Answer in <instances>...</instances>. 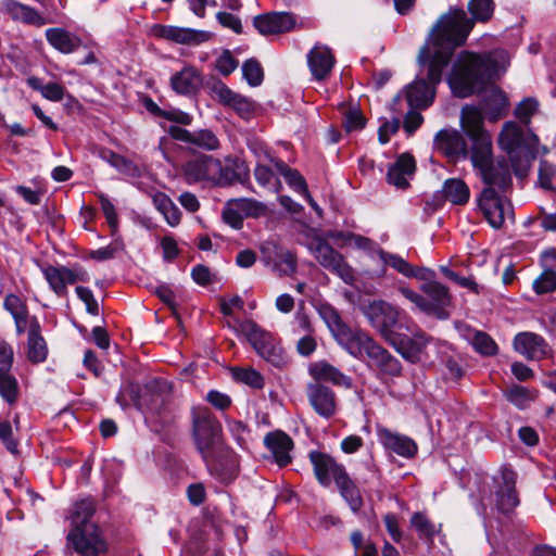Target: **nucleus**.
<instances>
[{"label":"nucleus","instance_id":"4d7b16f0","mask_svg":"<svg viewBox=\"0 0 556 556\" xmlns=\"http://www.w3.org/2000/svg\"><path fill=\"white\" fill-rule=\"evenodd\" d=\"M343 125L348 132L361 130L365 126V117L358 110H349L344 115Z\"/></svg>","mask_w":556,"mask_h":556},{"label":"nucleus","instance_id":"864d4df0","mask_svg":"<svg viewBox=\"0 0 556 556\" xmlns=\"http://www.w3.org/2000/svg\"><path fill=\"white\" fill-rule=\"evenodd\" d=\"M274 269L280 276H289L296 270V257L290 251H282L274 263Z\"/></svg>","mask_w":556,"mask_h":556},{"label":"nucleus","instance_id":"7c9ffc66","mask_svg":"<svg viewBox=\"0 0 556 556\" xmlns=\"http://www.w3.org/2000/svg\"><path fill=\"white\" fill-rule=\"evenodd\" d=\"M309 375L315 379V382L326 381L345 389L352 388V379L325 361L312 364Z\"/></svg>","mask_w":556,"mask_h":556},{"label":"nucleus","instance_id":"6ab92c4d","mask_svg":"<svg viewBox=\"0 0 556 556\" xmlns=\"http://www.w3.org/2000/svg\"><path fill=\"white\" fill-rule=\"evenodd\" d=\"M539 111V102L534 98H523V161L530 162L542 153L546 154L548 149L540 146L539 137L529 129L530 118Z\"/></svg>","mask_w":556,"mask_h":556},{"label":"nucleus","instance_id":"338daca9","mask_svg":"<svg viewBox=\"0 0 556 556\" xmlns=\"http://www.w3.org/2000/svg\"><path fill=\"white\" fill-rule=\"evenodd\" d=\"M216 18L224 27L230 28L238 34L241 33V21L233 14L227 12H218L216 14Z\"/></svg>","mask_w":556,"mask_h":556},{"label":"nucleus","instance_id":"72a5a7b5","mask_svg":"<svg viewBox=\"0 0 556 556\" xmlns=\"http://www.w3.org/2000/svg\"><path fill=\"white\" fill-rule=\"evenodd\" d=\"M379 252V256L376 261L378 264V268L375 269L370 277L372 278H382L386 276L387 267L390 266L397 273L402 274L405 277L412 275V266L408 262H406L402 256L397 254H393L384 251L383 249Z\"/></svg>","mask_w":556,"mask_h":556},{"label":"nucleus","instance_id":"f3484780","mask_svg":"<svg viewBox=\"0 0 556 556\" xmlns=\"http://www.w3.org/2000/svg\"><path fill=\"white\" fill-rule=\"evenodd\" d=\"M219 169L220 160L203 154L186 162L182 166V175L188 184L208 181L215 185Z\"/></svg>","mask_w":556,"mask_h":556},{"label":"nucleus","instance_id":"f257e3e1","mask_svg":"<svg viewBox=\"0 0 556 556\" xmlns=\"http://www.w3.org/2000/svg\"><path fill=\"white\" fill-rule=\"evenodd\" d=\"M508 63L504 50L485 53L462 51L453 63L448 85L454 96L467 98L480 93L491 86L483 99V109L490 121L495 122L508 110V99L494 81L505 71Z\"/></svg>","mask_w":556,"mask_h":556},{"label":"nucleus","instance_id":"58836bf2","mask_svg":"<svg viewBox=\"0 0 556 556\" xmlns=\"http://www.w3.org/2000/svg\"><path fill=\"white\" fill-rule=\"evenodd\" d=\"M2 11L9 14L13 20L23 21L27 24H36L41 20L35 9L15 0L2 1Z\"/></svg>","mask_w":556,"mask_h":556},{"label":"nucleus","instance_id":"79ce46f5","mask_svg":"<svg viewBox=\"0 0 556 556\" xmlns=\"http://www.w3.org/2000/svg\"><path fill=\"white\" fill-rule=\"evenodd\" d=\"M0 396L9 404L16 403L20 396V386L12 369L0 370Z\"/></svg>","mask_w":556,"mask_h":556},{"label":"nucleus","instance_id":"ea45409f","mask_svg":"<svg viewBox=\"0 0 556 556\" xmlns=\"http://www.w3.org/2000/svg\"><path fill=\"white\" fill-rule=\"evenodd\" d=\"M336 484L340 491L341 496L346 501L350 508L354 513L358 511L363 505V500L357 486L349 477L348 472L338 479Z\"/></svg>","mask_w":556,"mask_h":556},{"label":"nucleus","instance_id":"20e7f679","mask_svg":"<svg viewBox=\"0 0 556 556\" xmlns=\"http://www.w3.org/2000/svg\"><path fill=\"white\" fill-rule=\"evenodd\" d=\"M94 510L93 501L87 498L77 502L71 514L74 528L67 540L78 556H101L108 549L98 527L89 521Z\"/></svg>","mask_w":556,"mask_h":556},{"label":"nucleus","instance_id":"5fc2aeb1","mask_svg":"<svg viewBox=\"0 0 556 556\" xmlns=\"http://www.w3.org/2000/svg\"><path fill=\"white\" fill-rule=\"evenodd\" d=\"M233 377L252 388L261 389L264 386L263 376L253 368H238L233 371Z\"/></svg>","mask_w":556,"mask_h":556},{"label":"nucleus","instance_id":"b1692460","mask_svg":"<svg viewBox=\"0 0 556 556\" xmlns=\"http://www.w3.org/2000/svg\"><path fill=\"white\" fill-rule=\"evenodd\" d=\"M233 184L248 186L250 189V169L244 161L238 157H226L220 161V169L216 175L215 186L227 187Z\"/></svg>","mask_w":556,"mask_h":556},{"label":"nucleus","instance_id":"7ed1b4c3","mask_svg":"<svg viewBox=\"0 0 556 556\" xmlns=\"http://www.w3.org/2000/svg\"><path fill=\"white\" fill-rule=\"evenodd\" d=\"M481 109L465 105L460 113L462 126L471 140L470 161L485 187L505 191L511 184L510 168L505 160L493 156L492 138L483 126Z\"/></svg>","mask_w":556,"mask_h":556},{"label":"nucleus","instance_id":"473e14b6","mask_svg":"<svg viewBox=\"0 0 556 556\" xmlns=\"http://www.w3.org/2000/svg\"><path fill=\"white\" fill-rule=\"evenodd\" d=\"M415 160L409 154H402L394 164H392L387 173L389 184L397 188H406L408 186L407 176L415 172Z\"/></svg>","mask_w":556,"mask_h":556},{"label":"nucleus","instance_id":"dca6fc26","mask_svg":"<svg viewBox=\"0 0 556 556\" xmlns=\"http://www.w3.org/2000/svg\"><path fill=\"white\" fill-rule=\"evenodd\" d=\"M498 147L508 156L514 174L521 177V126L506 122L498 135Z\"/></svg>","mask_w":556,"mask_h":556},{"label":"nucleus","instance_id":"2eb2a0df","mask_svg":"<svg viewBox=\"0 0 556 556\" xmlns=\"http://www.w3.org/2000/svg\"><path fill=\"white\" fill-rule=\"evenodd\" d=\"M317 312L325 321L336 341L346 351L356 337L363 331L349 327L341 318L339 312L329 304H319Z\"/></svg>","mask_w":556,"mask_h":556},{"label":"nucleus","instance_id":"5701e85b","mask_svg":"<svg viewBox=\"0 0 556 556\" xmlns=\"http://www.w3.org/2000/svg\"><path fill=\"white\" fill-rule=\"evenodd\" d=\"M308 457L313 465L315 477L323 486H329L331 479L336 482L346 473L345 468L326 453L312 451Z\"/></svg>","mask_w":556,"mask_h":556},{"label":"nucleus","instance_id":"a19ab883","mask_svg":"<svg viewBox=\"0 0 556 556\" xmlns=\"http://www.w3.org/2000/svg\"><path fill=\"white\" fill-rule=\"evenodd\" d=\"M548 353L545 340L533 332L523 331V356L529 359H541Z\"/></svg>","mask_w":556,"mask_h":556},{"label":"nucleus","instance_id":"9b49d317","mask_svg":"<svg viewBox=\"0 0 556 556\" xmlns=\"http://www.w3.org/2000/svg\"><path fill=\"white\" fill-rule=\"evenodd\" d=\"M478 204L483 216L493 228L502 227L505 219L514 217L510 204L505 202L494 188L484 187Z\"/></svg>","mask_w":556,"mask_h":556},{"label":"nucleus","instance_id":"c756f323","mask_svg":"<svg viewBox=\"0 0 556 556\" xmlns=\"http://www.w3.org/2000/svg\"><path fill=\"white\" fill-rule=\"evenodd\" d=\"M312 75L317 80L327 78L334 65V56L326 46H315L307 54Z\"/></svg>","mask_w":556,"mask_h":556},{"label":"nucleus","instance_id":"e2e57ef3","mask_svg":"<svg viewBox=\"0 0 556 556\" xmlns=\"http://www.w3.org/2000/svg\"><path fill=\"white\" fill-rule=\"evenodd\" d=\"M317 348L316 339L313 333H304L296 343V351L302 356H309Z\"/></svg>","mask_w":556,"mask_h":556},{"label":"nucleus","instance_id":"3c124183","mask_svg":"<svg viewBox=\"0 0 556 556\" xmlns=\"http://www.w3.org/2000/svg\"><path fill=\"white\" fill-rule=\"evenodd\" d=\"M242 75L252 87L260 86L264 78V72L258 61L250 59L242 65Z\"/></svg>","mask_w":556,"mask_h":556},{"label":"nucleus","instance_id":"49530a36","mask_svg":"<svg viewBox=\"0 0 556 556\" xmlns=\"http://www.w3.org/2000/svg\"><path fill=\"white\" fill-rule=\"evenodd\" d=\"M473 349L484 356H492L496 353L497 345L494 340L485 332L475 330L469 338Z\"/></svg>","mask_w":556,"mask_h":556},{"label":"nucleus","instance_id":"f03ea898","mask_svg":"<svg viewBox=\"0 0 556 556\" xmlns=\"http://www.w3.org/2000/svg\"><path fill=\"white\" fill-rule=\"evenodd\" d=\"M494 8L493 0H470L468 11L471 17L458 8H451L447 13L440 16L429 34V39L435 47V55L429 70L432 80H440L455 48L466 42L476 22L485 23L492 17Z\"/></svg>","mask_w":556,"mask_h":556},{"label":"nucleus","instance_id":"393cba45","mask_svg":"<svg viewBox=\"0 0 556 556\" xmlns=\"http://www.w3.org/2000/svg\"><path fill=\"white\" fill-rule=\"evenodd\" d=\"M154 34L161 38L187 46H198L206 42L212 36L210 31L205 30L165 25L155 26Z\"/></svg>","mask_w":556,"mask_h":556},{"label":"nucleus","instance_id":"1a4fd4ad","mask_svg":"<svg viewBox=\"0 0 556 556\" xmlns=\"http://www.w3.org/2000/svg\"><path fill=\"white\" fill-rule=\"evenodd\" d=\"M361 311L370 326L387 341H391L400 318L399 309L387 301L372 300L362 304Z\"/></svg>","mask_w":556,"mask_h":556},{"label":"nucleus","instance_id":"2f4dec72","mask_svg":"<svg viewBox=\"0 0 556 556\" xmlns=\"http://www.w3.org/2000/svg\"><path fill=\"white\" fill-rule=\"evenodd\" d=\"M48 355L46 340L40 333V325L36 318L29 323L27 338V358L34 364L42 363Z\"/></svg>","mask_w":556,"mask_h":556},{"label":"nucleus","instance_id":"c85d7f7f","mask_svg":"<svg viewBox=\"0 0 556 556\" xmlns=\"http://www.w3.org/2000/svg\"><path fill=\"white\" fill-rule=\"evenodd\" d=\"M378 437L386 448L402 457L410 458L417 453V444L415 441L404 434L382 428L378 430Z\"/></svg>","mask_w":556,"mask_h":556},{"label":"nucleus","instance_id":"f8f14e48","mask_svg":"<svg viewBox=\"0 0 556 556\" xmlns=\"http://www.w3.org/2000/svg\"><path fill=\"white\" fill-rule=\"evenodd\" d=\"M425 296L424 313L438 319H448V307L452 305V295L448 289L438 281H428L421 286Z\"/></svg>","mask_w":556,"mask_h":556},{"label":"nucleus","instance_id":"69168bd1","mask_svg":"<svg viewBox=\"0 0 556 556\" xmlns=\"http://www.w3.org/2000/svg\"><path fill=\"white\" fill-rule=\"evenodd\" d=\"M553 167L544 160L540 162L539 182L546 190L552 189V177L554 176Z\"/></svg>","mask_w":556,"mask_h":556},{"label":"nucleus","instance_id":"09e8293b","mask_svg":"<svg viewBox=\"0 0 556 556\" xmlns=\"http://www.w3.org/2000/svg\"><path fill=\"white\" fill-rule=\"evenodd\" d=\"M235 201L236 210L240 211L244 217H258L266 213V206L262 202L253 199L240 198L232 199Z\"/></svg>","mask_w":556,"mask_h":556},{"label":"nucleus","instance_id":"4c0bfd02","mask_svg":"<svg viewBox=\"0 0 556 556\" xmlns=\"http://www.w3.org/2000/svg\"><path fill=\"white\" fill-rule=\"evenodd\" d=\"M49 43L62 53H71L79 46V39L62 28H49L46 31Z\"/></svg>","mask_w":556,"mask_h":556},{"label":"nucleus","instance_id":"c9c22d12","mask_svg":"<svg viewBox=\"0 0 556 556\" xmlns=\"http://www.w3.org/2000/svg\"><path fill=\"white\" fill-rule=\"evenodd\" d=\"M442 193L445 200L455 205H463L467 203L470 197L469 187L459 178H450L445 180Z\"/></svg>","mask_w":556,"mask_h":556},{"label":"nucleus","instance_id":"680f3d73","mask_svg":"<svg viewBox=\"0 0 556 556\" xmlns=\"http://www.w3.org/2000/svg\"><path fill=\"white\" fill-rule=\"evenodd\" d=\"M105 160L110 165H112L122 173H130L135 168L131 161L125 159L124 156L113 151L109 152L108 156H105Z\"/></svg>","mask_w":556,"mask_h":556},{"label":"nucleus","instance_id":"9d476101","mask_svg":"<svg viewBox=\"0 0 556 556\" xmlns=\"http://www.w3.org/2000/svg\"><path fill=\"white\" fill-rule=\"evenodd\" d=\"M308 249L323 267L339 276L345 283L353 285L354 269L326 240L316 238L309 243Z\"/></svg>","mask_w":556,"mask_h":556},{"label":"nucleus","instance_id":"774afa93","mask_svg":"<svg viewBox=\"0 0 556 556\" xmlns=\"http://www.w3.org/2000/svg\"><path fill=\"white\" fill-rule=\"evenodd\" d=\"M100 204L102 212L112 228L117 226V214L113 203L104 195H100Z\"/></svg>","mask_w":556,"mask_h":556},{"label":"nucleus","instance_id":"de8ad7c7","mask_svg":"<svg viewBox=\"0 0 556 556\" xmlns=\"http://www.w3.org/2000/svg\"><path fill=\"white\" fill-rule=\"evenodd\" d=\"M190 144L199 149L214 151L219 148V140L213 131L208 129H200L192 131Z\"/></svg>","mask_w":556,"mask_h":556},{"label":"nucleus","instance_id":"aec40b11","mask_svg":"<svg viewBox=\"0 0 556 556\" xmlns=\"http://www.w3.org/2000/svg\"><path fill=\"white\" fill-rule=\"evenodd\" d=\"M211 93L219 103L231 108L241 117L249 118L254 110V102L228 88L223 81L216 80L208 86Z\"/></svg>","mask_w":556,"mask_h":556},{"label":"nucleus","instance_id":"6e6552de","mask_svg":"<svg viewBox=\"0 0 556 556\" xmlns=\"http://www.w3.org/2000/svg\"><path fill=\"white\" fill-rule=\"evenodd\" d=\"M222 432L219 421L207 407H197L192 410V434L202 458L216 448Z\"/></svg>","mask_w":556,"mask_h":556},{"label":"nucleus","instance_id":"052dcab7","mask_svg":"<svg viewBox=\"0 0 556 556\" xmlns=\"http://www.w3.org/2000/svg\"><path fill=\"white\" fill-rule=\"evenodd\" d=\"M237 66L238 62L228 50H225L216 61V68L225 76L231 74Z\"/></svg>","mask_w":556,"mask_h":556},{"label":"nucleus","instance_id":"6e6d98bb","mask_svg":"<svg viewBox=\"0 0 556 556\" xmlns=\"http://www.w3.org/2000/svg\"><path fill=\"white\" fill-rule=\"evenodd\" d=\"M3 306L13 318L28 317V309L25 302L13 293H9L4 298Z\"/></svg>","mask_w":556,"mask_h":556},{"label":"nucleus","instance_id":"0e129e2a","mask_svg":"<svg viewBox=\"0 0 556 556\" xmlns=\"http://www.w3.org/2000/svg\"><path fill=\"white\" fill-rule=\"evenodd\" d=\"M400 128V121L394 118L392 121H386L378 130L379 141L386 144L390 140V136L395 134Z\"/></svg>","mask_w":556,"mask_h":556},{"label":"nucleus","instance_id":"a18cd8bd","mask_svg":"<svg viewBox=\"0 0 556 556\" xmlns=\"http://www.w3.org/2000/svg\"><path fill=\"white\" fill-rule=\"evenodd\" d=\"M332 237L333 238H344V240L351 242L356 248L366 251L368 253V256L374 262H376L379 256L378 251L382 250V248L378 243H376L371 239L361 236V235L349 233L346 236H343L342 233H337V235H332Z\"/></svg>","mask_w":556,"mask_h":556},{"label":"nucleus","instance_id":"4be33fe9","mask_svg":"<svg viewBox=\"0 0 556 556\" xmlns=\"http://www.w3.org/2000/svg\"><path fill=\"white\" fill-rule=\"evenodd\" d=\"M167 391H169L167 382H157L155 386L148 387L144 393L135 400V405L141 412L163 416L169 400Z\"/></svg>","mask_w":556,"mask_h":556},{"label":"nucleus","instance_id":"603ef678","mask_svg":"<svg viewBox=\"0 0 556 556\" xmlns=\"http://www.w3.org/2000/svg\"><path fill=\"white\" fill-rule=\"evenodd\" d=\"M533 290L536 294L551 293L556 290V273L546 268L534 281Z\"/></svg>","mask_w":556,"mask_h":556},{"label":"nucleus","instance_id":"13d9d810","mask_svg":"<svg viewBox=\"0 0 556 556\" xmlns=\"http://www.w3.org/2000/svg\"><path fill=\"white\" fill-rule=\"evenodd\" d=\"M76 294L86 305V311L91 315L99 314L98 301L94 299L92 291L86 287H76Z\"/></svg>","mask_w":556,"mask_h":556},{"label":"nucleus","instance_id":"37998d69","mask_svg":"<svg viewBox=\"0 0 556 556\" xmlns=\"http://www.w3.org/2000/svg\"><path fill=\"white\" fill-rule=\"evenodd\" d=\"M276 170L286 179L287 184L301 194L306 192L307 185L303 176L296 170L289 167L280 160H273Z\"/></svg>","mask_w":556,"mask_h":556},{"label":"nucleus","instance_id":"a878e982","mask_svg":"<svg viewBox=\"0 0 556 556\" xmlns=\"http://www.w3.org/2000/svg\"><path fill=\"white\" fill-rule=\"evenodd\" d=\"M253 24L264 36L290 31L295 25L294 16L288 12H270L254 17Z\"/></svg>","mask_w":556,"mask_h":556},{"label":"nucleus","instance_id":"bf43d9fd","mask_svg":"<svg viewBox=\"0 0 556 556\" xmlns=\"http://www.w3.org/2000/svg\"><path fill=\"white\" fill-rule=\"evenodd\" d=\"M224 220L233 228H241L243 224V216L240 211L236 210L235 201L229 200L223 211Z\"/></svg>","mask_w":556,"mask_h":556},{"label":"nucleus","instance_id":"8fccbe9b","mask_svg":"<svg viewBox=\"0 0 556 556\" xmlns=\"http://www.w3.org/2000/svg\"><path fill=\"white\" fill-rule=\"evenodd\" d=\"M412 526L418 532V536L427 542H432L437 532L435 526L421 513H415L410 518Z\"/></svg>","mask_w":556,"mask_h":556},{"label":"nucleus","instance_id":"c03bdc74","mask_svg":"<svg viewBox=\"0 0 556 556\" xmlns=\"http://www.w3.org/2000/svg\"><path fill=\"white\" fill-rule=\"evenodd\" d=\"M27 85L41 93V96L50 101H61L64 97L65 89L56 83L42 84V80L36 76L27 78Z\"/></svg>","mask_w":556,"mask_h":556},{"label":"nucleus","instance_id":"a211bd4d","mask_svg":"<svg viewBox=\"0 0 556 556\" xmlns=\"http://www.w3.org/2000/svg\"><path fill=\"white\" fill-rule=\"evenodd\" d=\"M211 475L222 482H229L235 479L238 470L236 454L227 448L213 450L203 458Z\"/></svg>","mask_w":556,"mask_h":556},{"label":"nucleus","instance_id":"bb28decb","mask_svg":"<svg viewBox=\"0 0 556 556\" xmlns=\"http://www.w3.org/2000/svg\"><path fill=\"white\" fill-rule=\"evenodd\" d=\"M434 147L453 160L466 159L468 155L466 141L456 130H440L435 135Z\"/></svg>","mask_w":556,"mask_h":556},{"label":"nucleus","instance_id":"cd10ccee","mask_svg":"<svg viewBox=\"0 0 556 556\" xmlns=\"http://www.w3.org/2000/svg\"><path fill=\"white\" fill-rule=\"evenodd\" d=\"M265 446L270 451L275 463L279 467L289 465L292 460L290 455L293 448V440L283 431L269 432L264 438Z\"/></svg>","mask_w":556,"mask_h":556},{"label":"nucleus","instance_id":"4468645a","mask_svg":"<svg viewBox=\"0 0 556 556\" xmlns=\"http://www.w3.org/2000/svg\"><path fill=\"white\" fill-rule=\"evenodd\" d=\"M517 473L508 468H503L498 476L494 477V501L497 509L503 514L513 511L518 503L516 491Z\"/></svg>","mask_w":556,"mask_h":556},{"label":"nucleus","instance_id":"0eeeda50","mask_svg":"<svg viewBox=\"0 0 556 556\" xmlns=\"http://www.w3.org/2000/svg\"><path fill=\"white\" fill-rule=\"evenodd\" d=\"M239 330L266 362L277 368H282L286 365L287 359L283 350L270 332L261 328L253 320L240 323Z\"/></svg>","mask_w":556,"mask_h":556},{"label":"nucleus","instance_id":"f704fd0d","mask_svg":"<svg viewBox=\"0 0 556 556\" xmlns=\"http://www.w3.org/2000/svg\"><path fill=\"white\" fill-rule=\"evenodd\" d=\"M202 85L200 73L191 66L184 67L170 78L172 88L180 94H192Z\"/></svg>","mask_w":556,"mask_h":556},{"label":"nucleus","instance_id":"423d86ee","mask_svg":"<svg viewBox=\"0 0 556 556\" xmlns=\"http://www.w3.org/2000/svg\"><path fill=\"white\" fill-rule=\"evenodd\" d=\"M431 40L428 38L427 43L420 49L418 53V63L420 65L427 64L428 71L430 70L431 62L435 55V51L432 53L430 49ZM435 49V47L433 46ZM427 79L417 77L410 85L406 87V89L396 94L393 98V108L396 110L400 101L403 97H405L410 109H426L428 108L434 98V85L441 81H434L431 79L429 72L427 73Z\"/></svg>","mask_w":556,"mask_h":556},{"label":"nucleus","instance_id":"ddd939ff","mask_svg":"<svg viewBox=\"0 0 556 556\" xmlns=\"http://www.w3.org/2000/svg\"><path fill=\"white\" fill-rule=\"evenodd\" d=\"M42 274L51 290L59 296L67 294V286L75 282H87L88 273L81 267L68 268L65 266H46Z\"/></svg>","mask_w":556,"mask_h":556},{"label":"nucleus","instance_id":"412c9836","mask_svg":"<svg viewBox=\"0 0 556 556\" xmlns=\"http://www.w3.org/2000/svg\"><path fill=\"white\" fill-rule=\"evenodd\" d=\"M306 395L311 406L320 417L329 419L336 414L337 396L327 386L321 382L308 383Z\"/></svg>","mask_w":556,"mask_h":556},{"label":"nucleus","instance_id":"e433bc0d","mask_svg":"<svg viewBox=\"0 0 556 556\" xmlns=\"http://www.w3.org/2000/svg\"><path fill=\"white\" fill-rule=\"evenodd\" d=\"M429 341L430 338L424 331H418L412 338L402 340L396 350L404 358L415 362Z\"/></svg>","mask_w":556,"mask_h":556},{"label":"nucleus","instance_id":"39448f33","mask_svg":"<svg viewBox=\"0 0 556 556\" xmlns=\"http://www.w3.org/2000/svg\"><path fill=\"white\" fill-rule=\"evenodd\" d=\"M346 352L355 358L369 359V366L377 368L382 375L397 377L402 372L400 361L388 350L378 344L366 331H362Z\"/></svg>","mask_w":556,"mask_h":556}]
</instances>
